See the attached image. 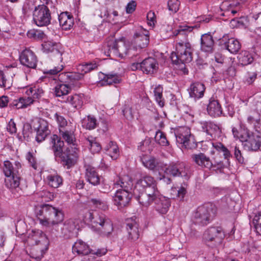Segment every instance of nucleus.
<instances>
[{
  "label": "nucleus",
  "instance_id": "1",
  "mask_svg": "<svg viewBox=\"0 0 261 261\" xmlns=\"http://www.w3.org/2000/svg\"><path fill=\"white\" fill-rule=\"evenodd\" d=\"M59 134L62 138L70 146L71 150L69 147H67L64 151H63L64 142L57 135H54L51 137V150L55 158H60L62 165L69 169L74 165L77 158L74 130L69 128L61 129Z\"/></svg>",
  "mask_w": 261,
  "mask_h": 261
},
{
  "label": "nucleus",
  "instance_id": "2",
  "mask_svg": "<svg viewBox=\"0 0 261 261\" xmlns=\"http://www.w3.org/2000/svg\"><path fill=\"white\" fill-rule=\"evenodd\" d=\"M157 182L149 175L142 176L137 180L133 188L134 196L140 204H148L158 194Z\"/></svg>",
  "mask_w": 261,
  "mask_h": 261
},
{
  "label": "nucleus",
  "instance_id": "3",
  "mask_svg": "<svg viewBox=\"0 0 261 261\" xmlns=\"http://www.w3.org/2000/svg\"><path fill=\"white\" fill-rule=\"evenodd\" d=\"M35 214L39 223L46 227L57 225L64 219L63 212L48 204H41L35 210Z\"/></svg>",
  "mask_w": 261,
  "mask_h": 261
},
{
  "label": "nucleus",
  "instance_id": "4",
  "mask_svg": "<svg viewBox=\"0 0 261 261\" xmlns=\"http://www.w3.org/2000/svg\"><path fill=\"white\" fill-rule=\"evenodd\" d=\"M86 217L90 220L93 228L100 235L109 237L113 231V224L111 219L102 213L89 212Z\"/></svg>",
  "mask_w": 261,
  "mask_h": 261
},
{
  "label": "nucleus",
  "instance_id": "5",
  "mask_svg": "<svg viewBox=\"0 0 261 261\" xmlns=\"http://www.w3.org/2000/svg\"><path fill=\"white\" fill-rule=\"evenodd\" d=\"M173 64L184 65V73L188 74V71L185 68V64L191 62L193 59V49L189 42H180L176 45V52H173L170 56ZM183 69V67L181 68Z\"/></svg>",
  "mask_w": 261,
  "mask_h": 261
},
{
  "label": "nucleus",
  "instance_id": "6",
  "mask_svg": "<svg viewBox=\"0 0 261 261\" xmlns=\"http://www.w3.org/2000/svg\"><path fill=\"white\" fill-rule=\"evenodd\" d=\"M215 206L210 204L201 205L197 207L193 214V222L200 226L210 223L215 216Z\"/></svg>",
  "mask_w": 261,
  "mask_h": 261
},
{
  "label": "nucleus",
  "instance_id": "7",
  "mask_svg": "<svg viewBox=\"0 0 261 261\" xmlns=\"http://www.w3.org/2000/svg\"><path fill=\"white\" fill-rule=\"evenodd\" d=\"M164 173L167 175L172 177H181L186 180L190 178L191 175L190 166L184 162H172L165 168Z\"/></svg>",
  "mask_w": 261,
  "mask_h": 261
},
{
  "label": "nucleus",
  "instance_id": "8",
  "mask_svg": "<svg viewBox=\"0 0 261 261\" xmlns=\"http://www.w3.org/2000/svg\"><path fill=\"white\" fill-rule=\"evenodd\" d=\"M128 43H126L123 39L119 40L111 39L107 42L109 51L113 52L114 54L120 57L132 54L134 49L128 48Z\"/></svg>",
  "mask_w": 261,
  "mask_h": 261
},
{
  "label": "nucleus",
  "instance_id": "9",
  "mask_svg": "<svg viewBox=\"0 0 261 261\" xmlns=\"http://www.w3.org/2000/svg\"><path fill=\"white\" fill-rule=\"evenodd\" d=\"M33 16L34 22L38 27H46L50 23L51 17L50 10L44 5L35 7Z\"/></svg>",
  "mask_w": 261,
  "mask_h": 261
},
{
  "label": "nucleus",
  "instance_id": "10",
  "mask_svg": "<svg viewBox=\"0 0 261 261\" xmlns=\"http://www.w3.org/2000/svg\"><path fill=\"white\" fill-rule=\"evenodd\" d=\"M33 127L36 132V140L40 143L44 141L50 133L47 121L38 118L33 122Z\"/></svg>",
  "mask_w": 261,
  "mask_h": 261
},
{
  "label": "nucleus",
  "instance_id": "11",
  "mask_svg": "<svg viewBox=\"0 0 261 261\" xmlns=\"http://www.w3.org/2000/svg\"><path fill=\"white\" fill-rule=\"evenodd\" d=\"M42 47L43 52L50 53L51 58H54L60 62L62 61L64 50L60 43L48 41L42 43Z\"/></svg>",
  "mask_w": 261,
  "mask_h": 261
},
{
  "label": "nucleus",
  "instance_id": "12",
  "mask_svg": "<svg viewBox=\"0 0 261 261\" xmlns=\"http://www.w3.org/2000/svg\"><path fill=\"white\" fill-rule=\"evenodd\" d=\"M224 237V232L222 228L220 227H210L203 234V238L205 241L214 242L215 246L220 244Z\"/></svg>",
  "mask_w": 261,
  "mask_h": 261
},
{
  "label": "nucleus",
  "instance_id": "13",
  "mask_svg": "<svg viewBox=\"0 0 261 261\" xmlns=\"http://www.w3.org/2000/svg\"><path fill=\"white\" fill-rule=\"evenodd\" d=\"M152 198L153 199L149 201L148 204H142V205L147 207L154 202L156 211L161 214H166L171 205L170 199L161 195L159 191L156 197Z\"/></svg>",
  "mask_w": 261,
  "mask_h": 261
},
{
  "label": "nucleus",
  "instance_id": "14",
  "mask_svg": "<svg viewBox=\"0 0 261 261\" xmlns=\"http://www.w3.org/2000/svg\"><path fill=\"white\" fill-rule=\"evenodd\" d=\"M242 142H244V146L248 150L257 151L261 146V137L257 134L246 131L245 137H242Z\"/></svg>",
  "mask_w": 261,
  "mask_h": 261
},
{
  "label": "nucleus",
  "instance_id": "15",
  "mask_svg": "<svg viewBox=\"0 0 261 261\" xmlns=\"http://www.w3.org/2000/svg\"><path fill=\"white\" fill-rule=\"evenodd\" d=\"M177 143L181 144L186 148H191L190 146L192 136L190 129L186 127H181L175 132Z\"/></svg>",
  "mask_w": 261,
  "mask_h": 261
},
{
  "label": "nucleus",
  "instance_id": "16",
  "mask_svg": "<svg viewBox=\"0 0 261 261\" xmlns=\"http://www.w3.org/2000/svg\"><path fill=\"white\" fill-rule=\"evenodd\" d=\"M90 247L82 240L77 241L72 246L73 253L84 255L82 261H92L94 259V257L90 255Z\"/></svg>",
  "mask_w": 261,
  "mask_h": 261
},
{
  "label": "nucleus",
  "instance_id": "17",
  "mask_svg": "<svg viewBox=\"0 0 261 261\" xmlns=\"http://www.w3.org/2000/svg\"><path fill=\"white\" fill-rule=\"evenodd\" d=\"M134 42L140 49L146 47L149 42V35L148 31L139 28L134 35Z\"/></svg>",
  "mask_w": 261,
  "mask_h": 261
},
{
  "label": "nucleus",
  "instance_id": "18",
  "mask_svg": "<svg viewBox=\"0 0 261 261\" xmlns=\"http://www.w3.org/2000/svg\"><path fill=\"white\" fill-rule=\"evenodd\" d=\"M133 195H134L132 191L127 192V191L117 190L114 197L115 204L119 208L127 206Z\"/></svg>",
  "mask_w": 261,
  "mask_h": 261
},
{
  "label": "nucleus",
  "instance_id": "19",
  "mask_svg": "<svg viewBox=\"0 0 261 261\" xmlns=\"http://www.w3.org/2000/svg\"><path fill=\"white\" fill-rule=\"evenodd\" d=\"M19 59L20 63L31 68H35L37 66V59L35 54L29 49H25L21 53Z\"/></svg>",
  "mask_w": 261,
  "mask_h": 261
},
{
  "label": "nucleus",
  "instance_id": "20",
  "mask_svg": "<svg viewBox=\"0 0 261 261\" xmlns=\"http://www.w3.org/2000/svg\"><path fill=\"white\" fill-rule=\"evenodd\" d=\"M220 43L230 53L237 54L241 49V45L238 40L234 38H228L227 35H224L220 39Z\"/></svg>",
  "mask_w": 261,
  "mask_h": 261
},
{
  "label": "nucleus",
  "instance_id": "21",
  "mask_svg": "<svg viewBox=\"0 0 261 261\" xmlns=\"http://www.w3.org/2000/svg\"><path fill=\"white\" fill-rule=\"evenodd\" d=\"M79 220L76 218H70L63 223L61 229L62 234L66 238L71 237L79 228Z\"/></svg>",
  "mask_w": 261,
  "mask_h": 261
},
{
  "label": "nucleus",
  "instance_id": "22",
  "mask_svg": "<svg viewBox=\"0 0 261 261\" xmlns=\"http://www.w3.org/2000/svg\"><path fill=\"white\" fill-rule=\"evenodd\" d=\"M191 159L196 165L202 168L211 169L213 167V162L209 156H207L204 153L199 152L198 153L193 154L191 155Z\"/></svg>",
  "mask_w": 261,
  "mask_h": 261
},
{
  "label": "nucleus",
  "instance_id": "23",
  "mask_svg": "<svg viewBox=\"0 0 261 261\" xmlns=\"http://www.w3.org/2000/svg\"><path fill=\"white\" fill-rule=\"evenodd\" d=\"M205 87L203 84L200 82H195L191 84L188 90L190 97L195 99H199L204 95Z\"/></svg>",
  "mask_w": 261,
  "mask_h": 261
},
{
  "label": "nucleus",
  "instance_id": "24",
  "mask_svg": "<svg viewBox=\"0 0 261 261\" xmlns=\"http://www.w3.org/2000/svg\"><path fill=\"white\" fill-rule=\"evenodd\" d=\"M214 40L210 33L201 35L200 38V49L202 51L212 53L214 51Z\"/></svg>",
  "mask_w": 261,
  "mask_h": 261
},
{
  "label": "nucleus",
  "instance_id": "25",
  "mask_svg": "<svg viewBox=\"0 0 261 261\" xmlns=\"http://www.w3.org/2000/svg\"><path fill=\"white\" fill-rule=\"evenodd\" d=\"M138 227V224L133 219L127 220L126 228L129 240L135 242L139 239L140 234Z\"/></svg>",
  "mask_w": 261,
  "mask_h": 261
},
{
  "label": "nucleus",
  "instance_id": "26",
  "mask_svg": "<svg viewBox=\"0 0 261 261\" xmlns=\"http://www.w3.org/2000/svg\"><path fill=\"white\" fill-rule=\"evenodd\" d=\"M85 177L87 181L93 186L100 184V177L98 174L94 167L87 165L85 166Z\"/></svg>",
  "mask_w": 261,
  "mask_h": 261
},
{
  "label": "nucleus",
  "instance_id": "27",
  "mask_svg": "<svg viewBox=\"0 0 261 261\" xmlns=\"http://www.w3.org/2000/svg\"><path fill=\"white\" fill-rule=\"evenodd\" d=\"M240 4V2H237L236 4L229 2H223L220 6V9L224 11V12L221 14L222 16H228L229 18L230 16H234L238 11V6Z\"/></svg>",
  "mask_w": 261,
  "mask_h": 261
},
{
  "label": "nucleus",
  "instance_id": "28",
  "mask_svg": "<svg viewBox=\"0 0 261 261\" xmlns=\"http://www.w3.org/2000/svg\"><path fill=\"white\" fill-rule=\"evenodd\" d=\"M16 168L13 167L12 164L9 161L4 162L3 172L6 177L20 174L21 171V165L19 162H15Z\"/></svg>",
  "mask_w": 261,
  "mask_h": 261
},
{
  "label": "nucleus",
  "instance_id": "29",
  "mask_svg": "<svg viewBox=\"0 0 261 261\" xmlns=\"http://www.w3.org/2000/svg\"><path fill=\"white\" fill-rule=\"evenodd\" d=\"M59 21L60 25L65 30L70 29L74 24L73 17L68 12H62L59 15Z\"/></svg>",
  "mask_w": 261,
  "mask_h": 261
},
{
  "label": "nucleus",
  "instance_id": "30",
  "mask_svg": "<svg viewBox=\"0 0 261 261\" xmlns=\"http://www.w3.org/2000/svg\"><path fill=\"white\" fill-rule=\"evenodd\" d=\"M207 112L209 115L213 117L220 116L222 113V110L217 100L211 98L207 106Z\"/></svg>",
  "mask_w": 261,
  "mask_h": 261
},
{
  "label": "nucleus",
  "instance_id": "31",
  "mask_svg": "<svg viewBox=\"0 0 261 261\" xmlns=\"http://www.w3.org/2000/svg\"><path fill=\"white\" fill-rule=\"evenodd\" d=\"M114 185L115 186H120L121 188V190L133 192V180L128 175H125L121 177H119Z\"/></svg>",
  "mask_w": 261,
  "mask_h": 261
},
{
  "label": "nucleus",
  "instance_id": "32",
  "mask_svg": "<svg viewBox=\"0 0 261 261\" xmlns=\"http://www.w3.org/2000/svg\"><path fill=\"white\" fill-rule=\"evenodd\" d=\"M158 63L155 59L149 57L142 62V71L147 74H152L156 70Z\"/></svg>",
  "mask_w": 261,
  "mask_h": 261
},
{
  "label": "nucleus",
  "instance_id": "33",
  "mask_svg": "<svg viewBox=\"0 0 261 261\" xmlns=\"http://www.w3.org/2000/svg\"><path fill=\"white\" fill-rule=\"evenodd\" d=\"M34 101L31 96H28L27 97H20L10 103L9 106L16 109L24 108L32 104Z\"/></svg>",
  "mask_w": 261,
  "mask_h": 261
},
{
  "label": "nucleus",
  "instance_id": "34",
  "mask_svg": "<svg viewBox=\"0 0 261 261\" xmlns=\"http://www.w3.org/2000/svg\"><path fill=\"white\" fill-rule=\"evenodd\" d=\"M62 101L69 103L71 104L73 108L79 109L81 108L83 106V96L80 94L70 95L66 97V98L62 100Z\"/></svg>",
  "mask_w": 261,
  "mask_h": 261
},
{
  "label": "nucleus",
  "instance_id": "35",
  "mask_svg": "<svg viewBox=\"0 0 261 261\" xmlns=\"http://www.w3.org/2000/svg\"><path fill=\"white\" fill-rule=\"evenodd\" d=\"M106 153L113 160H116L119 155V150L116 143L113 141H110L104 148Z\"/></svg>",
  "mask_w": 261,
  "mask_h": 261
},
{
  "label": "nucleus",
  "instance_id": "36",
  "mask_svg": "<svg viewBox=\"0 0 261 261\" xmlns=\"http://www.w3.org/2000/svg\"><path fill=\"white\" fill-rule=\"evenodd\" d=\"M20 180V174L6 177L5 180V185L11 190L15 189L19 187Z\"/></svg>",
  "mask_w": 261,
  "mask_h": 261
},
{
  "label": "nucleus",
  "instance_id": "37",
  "mask_svg": "<svg viewBox=\"0 0 261 261\" xmlns=\"http://www.w3.org/2000/svg\"><path fill=\"white\" fill-rule=\"evenodd\" d=\"M70 87L67 84H60L55 88V94L57 97H61L64 100L70 90Z\"/></svg>",
  "mask_w": 261,
  "mask_h": 261
},
{
  "label": "nucleus",
  "instance_id": "38",
  "mask_svg": "<svg viewBox=\"0 0 261 261\" xmlns=\"http://www.w3.org/2000/svg\"><path fill=\"white\" fill-rule=\"evenodd\" d=\"M201 124L202 130L211 137L213 133L219 130V126L211 121L202 122H201Z\"/></svg>",
  "mask_w": 261,
  "mask_h": 261
},
{
  "label": "nucleus",
  "instance_id": "39",
  "mask_svg": "<svg viewBox=\"0 0 261 261\" xmlns=\"http://www.w3.org/2000/svg\"><path fill=\"white\" fill-rule=\"evenodd\" d=\"M141 161L145 167L151 170H154L158 164L155 158L147 155H143L141 158Z\"/></svg>",
  "mask_w": 261,
  "mask_h": 261
},
{
  "label": "nucleus",
  "instance_id": "40",
  "mask_svg": "<svg viewBox=\"0 0 261 261\" xmlns=\"http://www.w3.org/2000/svg\"><path fill=\"white\" fill-rule=\"evenodd\" d=\"M44 93V91L41 87L38 86H35L32 87L27 88L25 93L28 96H31L35 100L36 99L40 98Z\"/></svg>",
  "mask_w": 261,
  "mask_h": 261
},
{
  "label": "nucleus",
  "instance_id": "41",
  "mask_svg": "<svg viewBox=\"0 0 261 261\" xmlns=\"http://www.w3.org/2000/svg\"><path fill=\"white\" fill-rule=\"evenodd\" d=\"M239 63L243 66H246L252 63L253 58L252 55L246 50L242 51L238 57Z\"/></svg>",
  "mask_w": 261,
  "mask_h": 261
},
{
  "label": "nucleus",
  "instance_id": "42",
  "mask_svg": "<svg viewBox=\"0 0 261 261\" xmlns=\"http://www.w3.org/2000/svg\"><path fill=\"white\" fill-rule=\"evenodd\" d=\"M46 179L49 186L57 188L63 184V179L61 176L58 174L48 175Z\"/></svg>",
  "mask_w": 261,
  "mask_h": 261
},
{
  "label": "nucleus",
  "instance_id": "43",
  "mask_svg": "<svg viewBox=\"0 0 261 261\" xmlns=\"http://www.w3.org/2000/svg\"><path fill=\"white\" fill-rule=\"evenodd\" d=\"M121 78L117 74H106L101 81L102 85H112L120 83Z\"/></svg>",
  "mask_w": 261,
  "mask_h": 261
},
{
  "label": "nucleus",
  "instance_id": "44",
  "mask_svg": "<svg viewBox=\"0 0 261 261\" xmlns=\"http://www.w3.org/2000/svg\"><path fill=\"white\" fill-rule=\"evenodd\" d=\"M82 123L83 126L89 130L95 128L98 124L96 118L91 115L88 116L87 118L84 119Z\"/></svg>",
  "mask_w": 261,
  "mask_h": 261
},
{
  "label": "nucleus",
  "instance_id": "45",
  "mask_svg": "<svg viewBox=\"0 0 261 261\" xmlns=\"http://www.w3.org/2000/svg\"><path fill=\"white\" fill-rule=\"evenodd\" d=\"M163 87L159 85L156 87L153 91L155 99L161 107H163L165 103L164 99L163 97Z\"/></svg>",
  "mask_w": 261,
  "mask_h": 261
},
{
  "label": "nucleus",
  "instance_id": "46",
  "mask_svg": "<svg viewBox=\"0 0 261 261\" xmlns=\"http://www.w3.org/2000/svg\"><path fill=\"white\" fill-rule=\"evenodd\" d=\"M213 146L218 151L223 152L224 159L227 160L228 162L229 158L231 156L230 151L220 142L213 143Z\"/></svg>",
  "mask_w": 261,
  "mask_h": 261
},
{
  "label": "nucleus",
  "instance_id": "47",
  "mask_svg": "<svg viewBox=\"0 0 261 261\" xmlns=\"http://www.w3.org/2000/svg\"><path fill=\"white\" fill-rule=\"evenodd\" d=\"M88 144L90 146L91 151L93 153H97L100 151L101 149L100 144L96 141L95 139L92 137H88L87 139Z\"/></svg>",
  "mask_w": 261,
  "mask_h": 261
},
{
  "label": "nucleus",
  "instance_id": "48",
  "mask_svg": "<svg viewBox=\"0 0 261 261\" xmlns=\"http://www.w3.org/2000/svg\"><path fill=\"white\" fill-rule=\"evenodd\" d=\"M97 67V66L95 63H87L85 64H81L78 66L77 70L79 72H81L84 74L87 72L95 69Z\"/></svg>",
  "mask_w": 261,
  "mask_h": 261
},
{
  "label": "nucleus",
  "instance_id": "49",
  "mask_svg": "<svg viewBox=\"0 0 261 261\" xmlns=\"http://www.w3.org/2000/svg\"><path fill=\"white\" fill-rule=\"evenodd\" d=\"M12 85V78H7L4 72L0 70V87L5 89H9Z\"/></svg>",
  "mask_w": 261,
  "mask_h": 261
},
{
  "label": "nucleus",
  "instance_id": "50",
  "mask_svg": "<svg viewBox=\"0 0 261 261\" xmlns=\"http://www.w3.org/2000/svg\"><path fill=\"white\" fill-rule=\"evenodd\" d=\"M154 139L155 141L161 146H166L169 144L165 135L160 130L156 132Z\"/></svg>",
  "mask_w": 261,
  "mask_h": 261
},
{
  "label": "nucleus",
  "instance_id": "51",
  "mask_svg": "<svg viewBox=\"0 0 261 261\" xmlns=\"http://www.w3.org/2000/svg\"><path fill=\"white\" fill-rule=\"evenodd\" d=\"M89 202L93 206L102 210H106L108 209V205L106 201L101 200L99 198H92L89 200Z\"/></svg>",
  "mask_w": 261,
  "mask_h": 261
},
{
  "label": "nucleus",
  "instance_id": "52",
  "mask_svg": "<svg viewBox=\"0 0 261 261\" xmlns=\"http://www.w3.org/2000/svg\"><path fill=\"white\" fill-rule=\"evenodd\" d=\"M138 148L142 151H150L152 149L151 139L150 138H146L139 143Z\"/></svg>",
  "mask_w": 261,
  "mask_h": 261
},
{
  "label": "nucleus",
  "instance_id": "53",
  "mask_svg": "<svg viewBox=\"0 0 261 261\" xmlns=\"http://www.w3.org/2000/svg\"><path fill=\"white\" fill-rule=\"evenodd\" d=\"M55 118L59 125V130L61 129H66L69 127L67 120L63 116L56 113L55 114Z\"/></svg>",
  "mask_w": 261,
  "mask_h": 261
},
{
  "label": "nucleus",
  "instance_id": "54",
  "mask_svg": "<svg viewBox=\"0 0 261 261\" xmlns=\"http://www.w3.org/2000/svg\"><path fill=\"white\" fill-rule=\"evenodd\" d=\"M253 224L256 233L261 235V212L254 217Z\"/></svg>",
  "mask_w": 261,
  "mask_h": 261
},
{
  "label": "nucleus",
  "instance_id": "55",
  "mask_svg": "<svg viewBox=\"0 0 261 261\" xmlns=\"http://www.w3.org/2000/svg\"><path fill=\"white\" fill-rule=\"evenodd\" d=\"M194 27H189L187 25H180L178 29L174 32L175 35H179L187 36V33L192 31Z\"/></svg>",
  "mask_w": 261,
  "mask_h": 261
},
{
  "label": "nucleus",
  "instance_id": "56",
  "mask_svg": "<svg viewBox=\"0 0 261 261\" xmlns=\"http://www.w3.org/2000/svg\"><path fill=\"white\" fill-rule=\"evenodd\" d=\"M38 194L42 201L47 202L54 198V195L47 190H42Z\"/></svg>",
  "mask_w": 261,
  "mask_h": 261
},
{
  "label": "nucleus",
  "instance_id": "57",
  "mask_svg": "<svg viewBox=\"0 0 261 261\" xmlns=\"http://www.w3.org/2000/svg\"><path fill=\"white\" fill-rule=\"evenodd\" d=\"M257 74L254 72H247L244 77V81L245 83L250 85L252 84L256 79Z\"/></svg>",
  "mask_w": 261,
  "mask_h": 261
},
{
  "label": "nucleus",
  "instance_id": "58",
  "mask_svg": "<svg viewBox=\"0 0 261 261\" xmlns=\"http://www.w3.org/2000/svg\"><path fill=\"white\" fill-rule=\"evenodd\" d=\"M70 72H63L59 74L56 77H54V80H58L61 83H70Z\"/></svg>",
  "mask_w": 261,
  "mask_h": 261
},
{
  "label": "nucleus",
  "instance_id": "59",
  "mask_svg": "<svg viewBox=\"0 0 261 261\" xmlns=\"http://www.w3.org/2000/svg\"><path fill=\"white\" fill-rule=\"evenodd\" d=\"M108 250L105 248H91L90 255L92 256V255H95L97 257H101L104 255H105Z\"/></svg>",
  "mask_w": 261,
  "mask_h": 261
},
{
  "label": "nucleus",
  "instance_id": "60",
  "mask_svg": "<svg viewBox=\"0 0 261 261\" xmlns=\"http://www.w3.org/2000/svg\"><path fill=\"white\" fill-rule=\"evenodd\" d=\"M179 6V2L178 0H169L168 7L170 11L174 13L176 12Z\"/></svg>",
  "mask_w": 261,
  "mask_h": 261
},
{
  "label": "nucleus",
  "instance_id": "61",
  "mask_svg": "<svg viewBox=\"0 0 261 261\" xmlns=\"http://www.w3.org/2000/svg\"><path fill=\"white\" fill-rule=\"evenodd\" d=\"M63 69V66L62 65L60 66H58L57 67H55L53 69L50 70H46L44 71L43 73L45 74H49L54 75L55 77L57 76L56 75L59 72L62 70Z\"/></svg>",
  "mask_w": 261,
  "mask_h": 261
},
{
  "label": "nucleus",
  "instance_id": "62",
  "mask_svg": "<svg viewBox=\"0 0 261 261\" xmlns=\"http://www.w3.org/2000/svg\"><path fill=\"white\" fill-rule=\"evenodd\" d=\"M243 19L244 18H231V25L233 28L244 27L245 25V24L244 23Z\"/></svg>",
  "mask_w": 261,
  "mask_h": 261
},
{
  "label": "nucleus",
  "instance_id": "63",
  "mask_svg": "<svg viewBox=\"0 0 261 261\" xmlns=\"http://www.w3.org/2000/svg\"><path fill=\"white\" fill-rule=\"evenodd\" d=\"M234 155L238 161V162L240 164H243L244 162V159L242 155V153L241 150L239 149V148L236 146L234 148Z\"/></svg>",
  "mask_w": 261,
  "mask_h": 261
},
{
  "label": "nucleus",
  "instance_id": "64",
  "mask_svg": "<svg viewBox=\"0 0 261 261\" xmlns=\"http://www.w3.org/2000/svg\"><path fill=\"white\" fill-rule=\"evenodd\" d=\"M123 115L128 120H132L134 118V115L132 108L126 106L122 111Z\"/></svg>",
  "mask_w": 261,
  "mask_h": 261
}]
</instances>
